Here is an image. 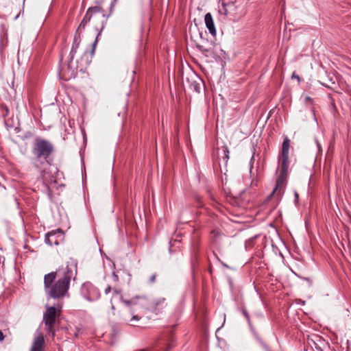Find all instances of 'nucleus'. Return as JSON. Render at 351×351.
Returning <instances> with one entry per match:
<instances>
[{"label": "nucleus", "mask_w": 351, "mask_h": 351, "mask_svg": "<svg viewBox=\"0 0 351 351\" xmlns=\"http://www.w3.org/2000/svg\"><path fill=\"white\" fill-rule=\"evenodd\" d=\"M77 273V263L71 258L65 265H62L56 271L44 276V287L46 295L53 299L69 297V289L72 278Z\"/></svg>", "instance_id": "f257e3e1"}, {"label": "nucleus", "mask_w": 351, "mask_h": 351, "mask_svg": "<svg viewBox=\"0 0 351 351\" xmlns=\"http://www.w3.org/2000/svg\"><path fill=\"white\" fill-rule=\"evenodd\" d=\"M279 166L280 175L276 179V185L272 193L267 198V201H269L272 197L278 201L285 192L287 175L289 167L288 156H281V158L280 159L279 162Z\"/></svg>", "instance_id": "f03ea898"}, {"label": "nucleus", "mask_w": 351, "mask_h": 351, "mask_svg": "<svg viewBox=\"0 0 351 351\" xmlns=\"http://www.w3.org/2000/svg\"><path fill=\"white\" fill-rule=\"evenodd\" d=\"M92 17H94V18L98 19L101 22L100 27H96V30L98 31L99 32L97 35L95 42L93 43V47L94 48L95 47V45H97L98 38L100 36L101 31L104 28L105 23H106V21L108 19V16H106L105 14L103 9L99 6H95V7L89 8L87 10L83 19L82 20V21L77 29H78V32H79L80 29H84L86 25L90 22Z\"/></svg>", "instance_id": "7ed1b4c3"}, {"label": "nucleus", "mask_w": 351, "mask_h": 351, "mask_svg": "<svg viewBox=\"0 0 351 351\" xmlns=\"http://www.w3.org/2000/svg\"><path fill=\"white\" fill-rule=\"evenodd\" d=\"M32 152L37 160H47L54 152V146L50 141L37 137L35 138Z\"/></svg>", "instance_id": "20e7f679"}, {"label": "nucleus", "mask_w": 351, "mask_h": 351, "mask_svg": "<svg viewBox=\"0 0 351 351\" xmlns=\"http://www.w3.org/2000/svg\"><path fill=\"white\" fill-rule=\"evenodd\" d=\"M219 13L233 21L243 14L241 7L237 2L230 0H223L221 5L219 8Z\"/></svg>", "instance_id": "39448f33"}, {"label": "nucleus", "mask_w": 351, "mask_h": 351, "mask_svg": "<svg viewBox=\"0 0 351 351\" xmlns=\"http://www.w3.org/2000/svg\"><path fill=\"white\" fill-rule=\"evenodd\" d=\"M62 305L58 304L57 306H46V311L43 314V322L45 324L47 330L52 337L55 336L54 324L56 319L57 309H60Z\"/></svg>", "instance_id": "423d86ee"}, {"label": "nucleus", "mask_w": 351, "mask_h": 351, "mask_svg": "<svg viewBox=\"0 0 351 351\" xmlns=\"http://www.w3.org/2000/svg\"><path fill=\"white\" fill-rule=\"evenodd\" d=\"M80 292L82 295L90 302L97 300L101 295L98 288L90 282H86L82 285Z\"/></svg>", "instance_id": "0eeeda50"}, {"label": "nucleus", "mask_w": 351, "mask_h": 351, "mask_svg": "<svg viewBox=\"0 0 351 351\" xmlns=\"http://www.w3.org/2000/svg\"><path fill=\"white\" fill-rule=\"evenodd\" d=\"M167 306L165 298H157L152 300L150 304V308L155 313H158Z\"/></svg>", "instance_id": "6e6552de"}, {"label": "nucleus", "mask_w": 351, "mask_h": 351, "mask_svg": "<svg viewBox=\"0 0 351 351\" xmlns=\"http://www.w3.org/2000/svg\"><path fill=\"white\" fill-rule=\"evenodd\" d=\"M45 348V338L39 334L34 340L29 351H43Z\"/></svg>", "instance_id": "1a4fd4ad"}, {"label": "nucleus", "mask_w": 351, "mask_h": 351, "mask_svg": "<svg viewBox=\"0 0 351 351\" xmlns=\"http://www.w3.org/2000/svg\"><path fill=\"white\" fill-rule=\"evenodd\" d=\"M204 21H205L206 26L209 31V33L212 36H215L216 33H217L216 29H215V24L213 22V16L210 13L206 14L205 17H204Z\"/></svg>", "instance_id": "9d476101"}, {"label": "nucleus", "mask_w": 351, "mask_h": 351, "mask_svg": "<svg viewBox=\"0 0 351 351\" xmlns=\"http://www.w3.org/2000/svg\"><path fill=\"white\" fill-rule=\"evenodd\" d=\"M290 140L287 136H285L283 140L282 145V156H288L289 152Z\"/></svg>", "instance_id": "9b49d317"}, {"label": "nucleus", "mask_w": 351, "mask_h": 351, "mask_svg": "<svg viewBox=\"0 0 351 351\" xmlns=\"http://www.w3.org/2000/svg\"><path fill=\"white\" fill-rule=\"evenodd\" d=\"M80 43H81L80 33L78 32V29H77L76 32H75V36H74L72 47L78 49Z\"/></svg>", "instance_id": "f8f14e48"}, {"label": "nucleus", "mask_w": 351, "mask_h": 351, "mask_svg": "<svg viewBox=\"0 0 351 351\" xmlns=\"http://www.w3.org/2000/svg\"><path fill=\"white\" fill-rule=\"evenodd\" d=\"M308 347H311L313 351H323L321 346L313 339H308Z\"/></svg>", "instance_id": "ddd939ff"}, {"label": "nucleus", "mask_w": 351, "mask_h": 351, "mask_svg": "<svg viewBox=\"0 0 351 351\" xmlns=\"http://www.w3.org/2000/svg\"><path fill=\"white\" fill-rule=\"evenodd\" d=\"M123 302L128 306V307H130V306H132V311H131V314H133L134 311H135L138 306L137 305V304L136 302H134V301L132 300H123Z\"/></svg>", "instance_id": "4468645a"}, {"label": "nucleus", "mask_w": 351, "mask_h": 351, "mask_svg": "<svg viewBox=\"0 0 351 351\" xmlns=\"http://www.w3.org/2000/svg\"><path fill=\"white\" fill-rule=\"evenodd\" d=\"M222 152H223V156H222V158L225 162V163L226 164L228 162V160L229 159V154H230V152H229V149L228 148L227 146H223L222 147Z\"/></svg>", "instance_id": "2eb2a0df"}, {"label": "nucleus", "mask_w": 351, "mask_h": 351, "mask_svg": "<svg viewBox=\"0 0 351 351\" xmlns=\"http://www.w3.org/2000/svg\"><path fill=\"white\" fill-rule=\"evenodd\" d=\"M54 237V234H50V233L46 234L45 239V243L49 245H52L53 242L51 239V237ZM54 243L58 244V243L56 241H55Z\"/></svg>", "instance_id": "dca6fc26"}, {"label": "nucleus", "mask_w": 351, "mask_h": 351, "mask_svg": "<svg viewBox=\"0 0 351 351\" xmlns=\"http://www.w3.org/2000/svg\"><path fill=\"white\" fill-rule=\"evenodd\" d=\"M77 51V49L71 47V50L70 52V56H71L70 57V62L68 64L69 69L71 67V62L73 60V57H74L75 54L76 53Z\"/></svg>", "instance_id": "f3484780"}, {"label": "nucleus", "mask_w": 351, "mask_h": 351, "mask_svg": "<svg viewBox=\"0 0 351 351\" xmlns=\"http://www.w3.org/2000/svg\"><path fill=\"white\" fill-rule=\"evenodd\" d=\"M191 88H193L195 92L199 93L200 91V85L197 82L194 81L191 84Z\"/></svg>", "instance_id": "a211bd4d"}, {"label": "nucleus", "mask_w": 351, "mask_h": 351, "mask_svg": "<svg viewBox=\"0 0 351 351\" xmlns=\"http://www.w3.org/2000/svg\"><path fill=\"white\" fill-rule=\"evenodd\" d=\"M157 274L156 273L153 274L147 280L149 284H154L156 282Z\"/></svg>", "instance_id": "6ab92c4d"}, {"label": "nucleus", "mask_w": 351, "mask_h": 351, "mask_svg": "<svg viewBox=\"0 0 351 351\" xmlns=\"http://www.w3.org/2000/svg\"><path fill=\"white\" fill-rule=\"evenodd\" d=\"M242 313L245 316V317L246 318V319L248 322L249 324H250V315H249V313H247V310L245 308H243L242 309Z\"/></svg>", "instance_id": "aec40b11"}, {"label": "nucleus", "mask_w": 351, "mask_h": 351, "mask_svg": "<svg viewBox=\"0 0 351 351\" xmlns=\"http://www.w3.org/2000/svg\"><path fill=\"white\" fill-rule=\"evenodd\" d=\"M322 84L325 86L326 87L330 88L331 85L335 84V82L332 80V78H330L329 83H324L323 82Z\"/></svg>", "instance_id": "412c9836"}, {"label": "nucleus", "mask_w": 351, "mask_h": 351, "mask_svg": "<svg viewBox=\"0 0 351 351\" xmlns=\"http://www.w3.org/2000/svg\"><path fill=\"white\" fill-rule=\"evenodd\" d=\"M197 49L204 54L208 52V50L205 49L203 46L198 45Z\"/></svg>", "instance_id": "4be33fe9"}, {"label": "nucleus", "mask_w": 351, "mask_h": 351, "mask_svg": "<svg viewBox=\"0 0 351 351\" xmlns=\"http://www.w3.org/2000/svg\"><path fill=\"white\" fill-rule=\"evenodd\" d=\"M315 143L317 151L320 152L321 149H322V147H321V145H320V143H319V141H318V139L317 138H315Z\"/></svg>", "instance_id": "5701e85b"}, {"label": "nucleus", "mask_w": 351, "mask_h": 351, "mask_svg": "<svg viewBox=\"0 0 351 351\" xmlns=\"http://www.w3.org/2000/svg\"><path fill=\"white\" fill-rule=\"evenodd\" d=\"M8 113H9V109L8 108V107H4L3 108V116L6 117L8 115Z\"/></svg>", "instance_id": "b1692460"}, {"label": "nucleus", "mask_w": 351, "mask_h": 351, "mask_svg": "<svg viewBox=\"0 0 351 351\" xmlns=\"http://www.w3.org/2000/svg\"><path fill=\"white\" fill-rule=\"evenodd\" d=\"M139 319H140V317L138 315H133L130 319V322L138 321Z\"/></svg>", "instance_id": "393cba45"}, {"label": "nucleus", "mask_w": 351, "mask_h": 351, "mask_svg": "<svg viewBox=\"0 0 351 351\" xmlns=\"http://www.w3.org/2000/svg\"><path fill=\"white\" fill-rule=\"evenodd\" d=\"M257 180H252V182H251V187L252 188H254V187H256L257 186Z\"/></svg>", "instance_id": "a878e982"}, {"label": "nucleus", "mask_w": 351, "mask_h": 351, "mask_svg": "<svg viewBox=\"0 0 351 351\" xmlns=\"http://www.w3.org/2000/svg\"><path fill=\"white\" fill-rule=\"evenodd\" d=\"M110 291H111V287L108 285V286L105 289L104 292H105V293H106V294H108V293H109Z\"/></svg>", "instance_id": "bb28decb"}, {"label": "nucleus", "mask_w": 351, "mask_h": 351, "mask_svg": "<svg viewBox=\"0 0 351 351\" xmlns=\"http://www.w3.org/2000/svg\"><path fill=\"white\" fill-rule=\"evenodd\" d=\"M5 338V336L1 330H0V341H2Z\"/></svg>", "instance_id": "cd10ccee"}, {"label": "nucleus", "mask_w": 351, "mask_h": 351, "mask_svg": "<svg viewBox=\"0 0 351 351\" xmlns=\"http://www.w3.org/2000/svg\"><path fill=\"white\" fill-rule=\"evenodd\" d=\"M292 78H295V79H297L298 81H300V77H299L298 75H297L295 73H293L292 74Z\"/></svg>", "instance_id": "c85d7f7f"}, {"label": "nucleus", "mask_w": 351, "mask_h": 351, "mask_svg": "<svg viewBox=\"0 0 351 351\" xmlns=\"http://www.w3.org/2000/svg\"><path fill=\"white\" fill-rule=\"evenodd\" d=\"M113 293L114 295H117V296H119L120 298L121 297L120 295V292L119 291H117V289H114L113 290Z\"/></svg>", "instance_id": "c756f323"}, {"label": "nucleus", "mask_w": 351, "mask_h": 351, "mask_svg": "<svg viewBox=\"0 0 351 351\" xmlns=\"http://www.w3.org/2000/svg\"><path fill=\"white\" fill-rule=\"evenodd\" d=\"M112 277H113L114 281H117L119 279L118 276L116 275L114 272H113V274H112Z\"/></svg>", "instance_id": "7c9ffc66"}, {"label": "nucleus", "mask_w": 351, "mask_h": 351, "mask_svg": "<svg viewBox=\"0 0 351 351\" xmlns=\"http://www.w3.org/2000/svg\"><path fill=\"white\" fill-rule=\"evenodd\" d=\"M312 111H313L314 121H315V123L317 124V118L315 117V112H314V110L313 109Z\"/></svg>", "instance_id": "2f4dec72"}, {"label": "nucleus", "mask_w": 351, "mask_h": 351, "mask_svg": "<svg viewBox=\"0 0 351 351\" xmlns=\"http://www.w3.org/2000/svg\"><path fill=\"white\" fill-rule=\"evenodd\" d=\"M294 194H295V202H297L298 199V193L296 191H295Z\"/></svg>", "instance_id": "473e14b6"}, {"label": "nucleus", "mask_w": 351, "mask_h": 351, "mask_svg": "<svg viewBox=\"0 0 351 351\" xmlns=\"http://www.w3.org/2000/svg\"><path fill=\"white\" fill-rule=\"evenodd\" d=\"M264 348L267 351H271L267 346L264 345Z\"/></svg>", "instance_id": "72a5a7b5"}, {"label": "nucleus", "mask_w": 351, "mask_h": 351, "mask_svg": "<svg viewBox=\"0 0 351 351\" xmlns=\"http://www.w3.org/2000/svg\"><path fill=\"white\" fill-rule=\"evenodd\" d=\"M299 301H300V302H301V304H302V305H304V304H305V301H302V300H300Z\"/></svg>", "instance_id": "f704fd0d"}, {"label": "nucleus", "mask_w": 351, "mask_h": 351, "mask_svg": "<svg viewBox=\"0 0 351 351\" xmlns=\"http://www.w3.org/2000/svg\"><path fill=\"white\" fill-rule=\"evenodd\" d=\"M304 224L305 226L307 227V219H304Z\"/></svg>", "instance_id": "c9c22d12"}, {"label": "nucleus", "mask_w": 351, "mask_h": 351, "mask_svg": "<svg viewBox=\"0 0 351 351\" xmlns=\"http://www.w3.org/2000/svg\"><path fill=\"white\" fill-rule=\"evenodd\" d=\"M311 178H310V179H309L308 186L311 185Z\"/></svg>", "instance_id": "e433bc0d"}, {"label": "nucleus", "mask_w": 351, "mask_h": 351, "mask_svg": "<svg viewBox=\"0 0 351 351\" xmlns=\"http://www.w3.org/2000/svg\"><path fill=\"white\" fill-rule=\"evenodd\" d=\"M308 104H309L310 102H311V99L309 97H308Z\"/></svg>", "instance_id": "4c0bfd02"}, {"label": "nucleus", "mask_w": 351, "mask_h": 351, "mask_svg": "<svg viewBox=\"0 0 351 351\" xmlns=\"http://www.w3.org/2000/svg\"><path fill=\"white\" fill-rule=\"evenodd\" d=\"M304 101H305L306 102L307 101V96H306V97H304Z\"/></svg>", "instance_id": "58836bf2"}, {"label": "nucleus", "mask_w": 351, "mask_h": 351, "mask_svg": "<svg viewBox=\"0 0 351 351\" xmlns=\"http://www.w3.org/2000/svg\"><path fill=\"white\" fill-rule=\"evenodd\" d=\"M319 342H320L322 344H323V343H323V341H322L321 339H319Z\"/></svg>", "instance_id": "ea45409f"}]
</instances>
